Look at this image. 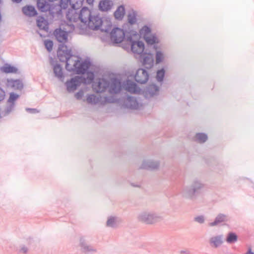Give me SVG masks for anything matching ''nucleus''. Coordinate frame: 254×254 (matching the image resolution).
Returning <instances> with one entry per match:
<instances>
[{"mask_svg":"<svg viewBox=\"0 0 254 254\" xmlns=\"http://www.w3.org/2000/svg\"><path fill=\"white\" fill-rule=\"evenodd\" d=\"M136 218L138 222L147 225H153L164 219L161 214L149 209L141 211L138 213Z\"/></svg>","mask_w":254,"mask_h":254,"instance_id":"nucleus-4","label":"nucleus"},{"mask_svg":"<svg viewBox=\"0 0 254 254\" xmlns=\"http://www.w3.org/2000/svg\"><path fill=\"white\" fill-rule=\"evenodd\" d=\"M160 85L155 83L148 85L142 91V94L146 99H150L157 97L160 93Z\"/></svg>","mask_w":254,"mask_h":254,"instance_id":"nucleus-7","label":"nucleus"},{"mask_svg":"<svg viewBox=\"0 0 254 254\" xmlns=\"http://www.w3.org/2000/svg\"><path fill=\"white\" fill-rule=\"evenodd\" d=\"M137 13L134 10L129 11L127 15V21L130 25L135 24L137 22Z\"/></svg>","mask_w":254,"mask_h":254,"instance_id":"nucleus-35","label":"nucleus"},{"mask_svg":"<svg viewBox=\"0 0 254 254\" xmlns=\"http://www.w3.org/2000/svg\"><path fill=\"white\" fill-rule=\"evenodd\" d=\"M83 96V92L82 91H79L75 94V97L77 99H80Z\"/></svg>","mask_w":254,"mask_h":254,"instance_id":"nucleus-49","label":"nucleus"},{"mask_svg":"<svg viewBox=\"0 0 254 254\" xmlns=\"http://www.w3.org/2000/svg\"><path fill=\"white\" fill-rule=\"evenodd\" d=\"M125 14V8L124 5L119 6L116 11L114 12V16L116 19L121 20H122Z\"/></svg>","mask_w":254,"mask_h":254,"instance_id":"nucleus-33","label":"nucleus"},{"mask_svg":"<svg viewBox=\"0 0 254 254\" xmlns=\"http://www.w3.org/2000/svg\"><path fill=\"white\" fill-rule=\"evenodd\" d=\"M144 40L148 45H153L156 43H158L159 40L155 34H150L148 36H146L144 38Z\"/></svg>","mask_w":254,"mask_h":254,"instance_id":"nucleus-34","label":"nucleus"},{"mask_svg":"<svg viewBox=\"0 0 254 254\" xmlns=\"http://www.w3.org/2000/svg\"><path fill=\"white\" fill-rule=\"evenodd\" d=\"M70 0H61L60 4L58 5L60 6V8L62 9H65L68 7V4H69Z\"/></svg>","mask_w":254,"mask_h":254,"instance_id":"nucleus-42","label":"nucleus"},{"mask_svg":"<svg viewBox=\"0 0 254 254\" xmlns=\"http://www.w3.org/2000/svg\"><path fill=\"white\" fill-rule=\"evenodd\" d=\"M1 70L4 73H16L18 71V69L15 66H12L9 64H5L1 68Z\"/></svg>","mask_w":254,"mask_h":254,"instance_id":"nucleus-36","label":"nucleus"},{"mask_svg":"<svg viewBox=\"0 0 254 254\" xmlns=\"http://www.w3.org/2000/svg\"><path fill=\"white\" fill-rule=\"evenodd\" d=\"M102 23L103 20L101 17L98 15L92 14L91 18L88 19V21L84 27H82V25L79 26V33L81 34L88 35L89 29L97 30L99 29L101 31L108 33L109 31V28L111 27V25L109 24L107 28H103L101 27Z\"/></svg>","mask_w":254,"mask_h":254,"instance_id":"nucleus-3","label":"nucleus"},{"mask_svg":"<svg viewBox=\"0 0 254 254\" xmlns=\"http://www.w3.org/2000/svg\"><path fill=\"white\" fill-rule=\"evenodd\" d=\"M123 89L131 93H140L141 89L134 82L126 80L123 83Z\"/></svg>","mask_w":254,"mask_h":254,"instance_id":"nucleus-17","label":"nucleus"},{"mask_svg":"<svg viewBox=\"0 0 254 254\" xmlns=\"http://www.w3.org/2000/svg\"><path fill=\"white\" fill-rule=\"evenodd\" d=\"M149 74L148 71L144 68L138 69L134 75V79L139 84H145L148 80Z\"/></svg>","mask_w":254,"mask_h":254,"instance_id":"nucleus-15","label":"nucleus"},{"mask_svg":"<svg viewBox=\"0 0 254 254\" xmlns=\"http://www.w3.org/2000/svg\"><path fill=\"white\" fill-rule=\"evenodd\" d=\"M205 220V217L203 215H199L194 218V220L199 224H203Z\"/></svg>","mask_w":254,"mask_h":254,"instance_id":"nucleus-44","label":"nucleus"},{"mask_svg":"<svg viewBox=\"0 0 254 254\" xmlns=\"http://www.w3.org/2000/svg\"><path fill=\"white\" fill-rule=\"evenodd\" d=\"M160 166V162L158 160L150 159H144L139 167L140 169L148 170H158Z\"/></svg>","mask_w":254,"mask_h":254,"instance_id":"nucleus-16","label":"nucleus"},{"mask_svg":"<svg viewBox=\"0 0 254 254\" xmlns=\"http://www.w3.org/2000/svg\"><path fill=\"white\" fill-rule=\"evenodd\" d=\"M38 34H39L41 36H42V35H41V33H39V32H38Z\"/></svg>","mask_w":254,"mask_h":254,"instance_id":"nucleus-55","label":"nucleus"},{"mask_svg":"<svg viewBox=\"0 0 254 254\" xmlns=\"http://www.w3.org/2000/svg\"><path fill=\"white\" fill-rule=\"evenodd\" d=\"M54 72L55 73V76L60 79L61 81H63L64 79V76L63 75V68L60 65V64H56L54 65Z\"/></svg>","mask_w":254,"mask_h":254,"instance_id":"nucleus-32","label":"nucleus"},{"mask_svg":"<svg viewBox=\"0 0 254 254\" xmlns=\"http://www.w3.org/2000/svg\"><path fill=\"white\" fill-rule=\"evenodd\" d=\"M113 5V2L110 0H103L99 3V8L102 11H107L110 10Z\"/></svg>","mask_w":254,"mask_h":254,"instance_id":"nucleus-25","label":"nucleus"},{"mask_svg":"<svg viewBox=\"0 0 254 254\" xmlns=\"http://www.w3.org/2000/svg\"><path fill=\"white\" fill-rule=\"evenodd\" d=\"M87 102L89 104L95 105L100 102V98L94 94L89 95L87 97Z\"/></svg>","mask_w":254,"mask_h":254,"instance_id":"nucleus-40","label":"nucleus"},{"mask_svg":"<svg viewBox=\"0 0 254 254\" xmlns=\"http://www.w3.org/2000/svg\"><path fill=\"white\" fill-rule=\"evenodd\" d=\"M154 48L156 49V53H155V61L156 64H158L161 63H162L165 58V56L164 53L159 49H157V47L154 46Z\"/></svg>","mask_w":254,"mask_h":254,"instance_id":"nucleus-31","label":"nucleus"},{"mask_svg":"<svg viewBox=\"0 0 254 254\" xmlns=\"http://www.w3.org/2000/svg\"><path fill=\"white\" fill-rule=\"evenodd\" d=\"M84 78H83L81 76H76L72 78L65 83L67 90L69 92H73L77 87L80 85L81 83L84 82Z\"/></svg>","mask_w":254,"mask_h":254,"instance_id":"nucleus-13","label":"nucleus"},{"mask_svg":"<svg viewBox=\"0 0 254 254\" xmlns=\"http://www.w3.org/2000/svg\"><path fill=\"white\" fill-rule=\"evenodd\" d=\"M229 220L228 216L225 214L219 213L218 214L214 221L208 223L209 227H215L220 225H222L223 224L226 223Z\"/></svg>","mask_w":254,"mask_h":254,"instance_id":"nucleus-19","label":"nucleus"},{"mask_svg":"<svg viewBox=\"0 0 254 254\" xmlns=\"http://www.w3.org/2000/svg\"><path fill=\"white\" fill-rule=\"evenodd\" d=\"M26 110L31 114H36L39 112L38 110L35 108H26Z\"/></svg>","mask_w":254,"mask_h":254,"instance_id":"nucleus-48","label":"nucleus"},{"mask_svg":"<svg viewBox=\"0 0 254 254\" xmlns=\"http://www.w3.org/2000/svg\"><path fill=\"white\" fill-rule=\"evenodd\" d=\"M125 106L132 110H140L143 108V104L140 99L133 96H127L124 101Z\"/></svg>","mask_w":254,"mask_h":254,"instance_id":"nucleus-10","label":"nucleus"},{"mask_svg":"<svg viewBox=\"0 0 254 254\" xmlns=\"http://www.w3.org/2000/svg\"><path fill=\"white\" fill-rule=\"evenodd\" d=\"M37 5L38 9L42 12L48 11L51 6L45 0H38Z\"/></svg>","mask_w":254,"mask_h":254,"instance_id":"nucleus-30","label":"nucleus"},{"mask_svg":"<svg viewBox=\"0 0 254 254\" xmlns=\"http://www.w3.org/2000/svg\"><path fill=\"white\" fill-rule=\"evenodd\" d=\"M121 223V219L115 215H110L107 217L105 226L112 229L117 228Z\"/></svg>","mask_w":254,"mask_h":254,"instance_id":"nucleus-20","label":"nucleus"},{"mask_svg":"<svg viewBox=\"0 0 254 254\" xmlns=\"http://www.w3.org/2000/svg\"><path fill=\"white\" fill-rule=\"evenodd\" d=\"M180 254H190L188 250H182L180 252Z\"/></svg>","mask_w":254,"mask_h":254,"instance_id":"nucleus-50","label":"nucleus"},{"mask_svg":"<svg viewBox=\"0 0 254 254\" xmlns=\"http://www.w3.org/2000/svg\"><path fill=\"white\" fill-rule=\"evenodd\" d=\"M131 185L134 187H139V185H138L132 184Z\"/></svg>","mask_w":254,"mask_h":254,"instance_id":"nucleus-54","label":"nucleus"},{"mask_svg":"<svg viewBox=\"0 0 254 254\" xmlns=\"http://www.w3.org/2000/svg\"><path fill=\"white\" fill-rule=\"evenodd\" d=\"M79 246L82 252L85 254H93L97 252V249L93 245L88 243L85 237H80Z\"/></svg>","mask_w":254,"mask_h":254,"instance_id":"nucleus-11","label":"nucleus"},{"mask_svg":"<svg viewBox=\"0 0 254 254\" xmlns=\"http://www.w3.org/2000/svg\"><path fill=\"white\" fill-rule=\"evenodd\" d=\"M57 55L61 62L66 63L65 68L68 71L83 74L90 66L89 61H81L80 58L72 54L70 47L64 44L59 45Z\"/></svg>","mask_w":254,"mask_h":254,"instance_id":"nucleus-1","label":"nucleus"},{"mask_svg":"<svg viewBox=\"0 0 254 254\" xmlns=\"http://www.w3.org/2000/svg\"><path fill=\"white\" fill-rule=\"evenodd\" d=\"M13 2L18 3H20L22 0H11Z\"/></svg>","mask_w":254,"mask_h":254,"instance_id":"nucleus-52","label":"nucleus"},{"mask_svg":"<svg viewBox=\"0 0 254 254\" xmlns=\"http://www.w3.org/2000/svg\"><path fill=\"white\" fill-rule=\"evenodd\" d=\"M165 71L164 68H162L157 71L156 78L157 81L160 83V86H161L162 82L163 81L165 76Z\"/></svg>","mask_w":254,"mask_h":254,"instance_id":"nucleus-41","label":"nucleus"},{"mask_svg":"<svg viewBox=\"0 0 254 254\" xmlns=\"http://www.w3.org/2000/svg\"><path fill=\"white\" fill-rule=\"evenodd\" d=\"M6 85L7 87L14 90H21L23 87V83L20 79H7Z\"/></svg>","mask_w":254,"mask_h":254,"instance_id":"nucleus-23","label":"nucleus"},{"mask_svg":"<svg viewBox=\"0 0 254 254\" xmlns=\"http://www.w3.org/2000/svg\"><path fill=\"white\" fill-rule=\"evenodd\" d=\"M108 92L111 94L119 93L123 89V83L116 77H109Z\"/></svg>","mask_w":254,"mask_h":254,"instance_id":"nucleus-9","label":"nucleus"},{"mask_svg":"<svg viewBox=\"0 0 254 254\" xmlns=\"http://www.w3.org/2000/svg\"><path fill=\"white\" fill-rule=\"evenodd\" d=\"M62 9L58 5L51 6L49 9V13L51 18H60L62 16Z\"/></svg>","mask_w":254,"mask_h":254,"instance_id":"nucleus-24","label":"nucleus"},{"mask_svg":"<svg viewBox=\"0 0 254 254\" xmlns=\"http://www.w3.org/2000/svg\"><path fill=\"white\" fill-rule=\"evenodd\" d=\"M109 77L99 78L97 82L93 84L94 91L97 93H102L106 90L108 91Z\"/></svg>","mask_w":254,"mask_h":254,"instance_id":"nucleus-12","label":"nucleus"},{"mask_svg":"<svg viewBox=\"0 0 254 254\" xmlns=\"http://www.w3.org/2000/svg\"><path fill=\"white\" fill-rule=\"evenodd\" d=\"M209 243L212 248L220 247L223 243V236L222 235L214 236L210 238Z\"/></svg>","mask_w":254,"mask_h":254,"instance_id":"nucleus-22","label":"nucleus"},{"mask_svg":"<svg viewBox=\"0 0 254 254\" xmlns=\"http://www.w3.org/2000/svg\"><path fill=\"white\" fill-rule=\"evenodd\" d=\"M245 254H254V253L251 251V249H249V251Z\"/></svg>","mask_w":254,"mask_h":254,"instance_id":"nucleus-53","label":"nucleus"},{"mask_svg":"<svg viewBox=\"0 0 254 254\" xmlns=\"http://www.w3.org/2000/svg\"><path fill=\"white\" fill-rule=\"evenodd\" d=\"M91 11L87 7H83L79 12L80 21L83 24L82 27H84L86 23L88 21V19L91 18L92 15Z\"/></svg>","mask_w":254,"mask_h":254,"instance_id":"nucleus-21","label":"nucleus"},{"mask_svg":"<svg viewBox=\"0 0 254 254\" xmlns=\"http://www.w3.org/2000/svg\"><path fill=\"white\" fill-rule=\"evenodd\" d=\"M138 34L137 37H133L132 35H127L126 39L129 41L131 44V49L132 52L134 54H141L144 51V45L142 41H136L137 39Z\"/></svg>","mask_w":254,"mask_h":254,"instance_id":"nucleus-6","label":"nucleus"},{"mask_svg":"<svg viewBox=\"0 0 254 254\" xmlns=\"http://www.w3.org/2000/svg\"><path fill=\"white\" fill-rule=\"evenodd\" d=\"M37 25L40 30L48 32L49 23L48 21L42 16H39L37 19Z\"/></svg>","mask_w":254,"mask_h":254,"instance_id":"nucleus-26","label":"nucleus"},{"mask_svg":"<svg viewBox=\"0 0 254 254\" xmlns=\"http://www.w3.org/2000/svg\"><path fill=\"white\" fill-rule=\"evenodd\" d=\"M44 45L46 48L49 52H51L52 50L53 43L51 40H46L44 42Z\"/></svg>","mask_w":254,"mask_h":254,"instance_id":"nucleus-43","label":"nucleus"},{"mask_svg":"<svg viewBox=\"0 0 254 254\" xmlns=\"http://www.w3.org/2000/svg\"><path fill=\"white\" fill-rule=\"evenodd\" d=\"M78 9L71 8L68 10L66 17L68 20L66 26L69 28V32L74 29L75 26L72 22H76L80 20L79 12H77Z\"/></svg>","mask_w":254,"mask_h":254,"instance_id":"nucleus-8","label":"nucleus"},{"mask_svg":"<svg viewBox=\"0 0 254 254\" xmlns=\"http://www.w3.org/2000/svg\"><path fill=\"white\" fill-rule=\"evenodd\" d=\"M86 1L89 4H92L94 1V0H86Z\"/></svg>","mask_w":254,"mask_h":254,"instance_id":"nucleus-51","label":"nucleus"},{"mask_svg":"<svg viewBox=\"0 0 254 254\" xmlns=\"http://www.w3.org/2000/svg\"><path fill=\"white\" fill-rule=\"evenodd\" d=\"M64 30H62L61 28L57 29L54 31V35L60 43H65L67 40V33L70 32L69 28H64Z\"/></svg>","mask_w":254,"mask_h":254,"instance_id":"nucleus-18","label":"nucleus"},{"mask_svg":"<svg viewBox=\"0 0 254 254\" xmlns=\"http://www.w3.org/2000/svg\"><path fill=\"white\" fill-rule=\"evenodd\" d=\"M139 33L141 36L145 38L146 36H148L151 33V28L146 25H144L140 30Z\"/></svg>","mask_w":254,"mask_h":254,"instance_id":"nucleus-39","label":"nucleus"},{"mask_svg":"<svg viewBox=\"0 0 254 254\" xmlns=\"http://www.w3.org/2000/svg\"><path fill=\"white\" fill-rule=\"evenodd\" d=\"M5 96V91L1 88L0 87V102L2 101L4 99Z\"/></svg>","mask_w":254,"mask_h":254,"instance_id":"nucleus-47","label":"nucleus"},{"mask_svg":"<svg viewBox=\"0 0 254 254\" xmlns=\"http://www.w3.org/2000/svg\"><path fill=\"white\" fill-rule=\"evenodd\" d=\"M237 235L233 232L229 233L226 239V241L228 244H233L237 242Z\"/></svg>","mask_w":254,"mask_h":254,"instance_id":"nucleus-37","label":"nucleus"},{"mask_svg":"<svg viewBox=\"0 0 254 254\" xmlns=\"http://www.w3.org/2000/svg\"><path fill=\"white\" fill-rule=\"evenodd\" d=\"M22 12L25 15L30 17L34 16L37 14L35 7L31 5L23 7Z\"/></svg>","mask_w":254,"mask_h":254,"instance_id":"nucleus-29","label":"nucleus"},{"mask_svg":"<svg viewBox=\"0 0 254 254\" xmlns=\"http://www.w3.org/2000/svg\"><path fill=\"white\" fill-rule=\"evenodd\" d=\"M252 187L254 189V184H253Z\"/></svg>","mask_w":254,"mask_h":254,"instance_id":"nucleus-56","label":"nucleus"},{"mask_svg":"<svg viewBox=\"0 0 254 254\" xmlns=\"http://www.w3.org/2000/svg\"><path fill=\"white\" fill-rule=\"evenodd\" d=\"M83 0H70L69 4L71 8L79 9L83 4Z\"/></svg>","mask_w":254,"mask_h":254,"instance_id":"nucleus-38","label":"nucleus"},{"mask_svg":"<svg viewBox=\"0 0 254 254\" xmlns=\"http://www.w3.org/2000/svg\"><path fill=\"white\" fill-rule=\"evenodd\" d=\"M19 98V95L14 92L9 93V97L7 101V106L3 113L4 116L7 115L12 112L15 107V102Z\"/></svg>","mask_w":254,"mask_h":254,"instance_id":"nucleus-14","label":"nucleus"},{"mask_svg":"<svg viewBox=\"0 0 254 254\" xmlns=\"http://www.w3.org/2000/svg\"><path fill=\"white\" fill-rule=\"evenodd\" d=\"M115 102V99L113 97H104V103H114Z\"/></svg>","mask_w":254,"mask_h":254,"instance_id":"nucleus-46","label":"nucleus"},{"mask_svg":"<svg viewBox=\"0 0 254 254\" xmlns=\"http://www.w3.org/2000/svg\"><path fill=\"white\" fill-rule=\"evenodd\" d=\"M205 184L199 179L192 180L189 186H185L182 190L181 193L183 197L191 199L195 198L200 194L201 190L205 188Z\"/></svg>","mask_w":254,"mask_h":254,"instance_id":"nucleus-2","label":"nucleus"},{"mask_svg":"<svg viewBox=\"0 0 254 254\" xmlns=\"http://www.w3.org/2000/svg\"><path fill=\"white\" fill-rule=\"evenodd\" d=\"M142 64L147 68H151L153 65V59L151 54H144L142 56Z\"/></svg>","mask_w":254,"mask_h":254,"instance_id":"nucleus-27","label":"nucleus"},{"mask_svg":"<svg viewBox=\"0 0 254 254\" xmlns=\"http://www.w3.org/2000/svg\"><path fill=\"white\" fill-rule=\"evenodd\" d=\"M127 26L128 24L123 26V29L119 28H114L110 33L111 41L116 44L121 43L124 39H126L127 35H132L133 37H137V32L134 30L127 29Z\"/></svg>","mask_w":254,"mask_h":254,"instance_id":"nucleus-5","label":"nucleus"},{"mask_svg":"<svg viewBox=\"0 0 254 254\" xmlns=\"http://www.w3.org/2000/svg\"><path fill=\"white\" fill-rule=\"evenodd\" d=\"M28 252V248L25 246L22 245L20 247L19 253L23 254H26Z\"/></svg>","mask_w":254,"mask_h":254,"instance_id":"nucleus-45","label":"nucleus"},{"mask_svg":"<svg viewBox=\"0 0 254 254\" xmlns=\"http://www.w3.org/2000/svg\"><path fill=\"white\" fill-rule=\"evenodd\" d=\"M208 139L207 135L204 133H197L193 137V140L200 144L205 142Z\"/></svg>","mask_w":254,"mask_h":254,"instance_id":"nucleus-28","label":"nucleus"}]
</instances>
